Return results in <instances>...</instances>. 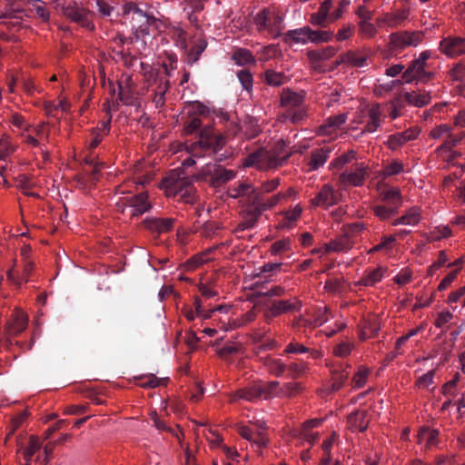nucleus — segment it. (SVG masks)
Here are the masks:
<instances>
[{"instance_id":"9","label":"nucleus","mask_w":465,"mask_h":465,"mask_svg":"<svg viewBox=\"0 0 465 465\" xmlns=\"http://www.w3.org/2000/svg\"><path fill=\"white\" fill-rule=\"evenodd\" d=\"M111 120L112 115L107 112V118L101 121L96 127L90 131V134L85 141V147L89 152V154L84 158V162L86 163L92 164L94 163V157L92 155V152L101 143L104 138L109 134L111 130Z\"/></svg>"},{"instance_id":"19","label":"nucleus","mask_w":465,"mask_h":465,"mask_svg":"<svg viewBox=\"0 0 465 465\" xmlns=\"http://www.w3.org/2000/svg\"><path fill=\"white\" fill-rule=\"evenodd\" d=\"M347 119V114H340L335 116L328 117L319 127L318 134L327 136L334 135L336 137L340 127L346 123Z\"/></svg>"},{"instance_id":"55","label":"nucleus","mask_w":465,"mask_h":465,"mask_svg":"<svg viewBox=\"0 0 465 465\" xmlns=\"http://www.w3.org/2000/svg\"><path fill=\"white\" fill-rule=\"evenodd\" d=\"M41 442L38 437L30 436L28 446L24 450L23 455L26 461V464H29L32 457L35 454V452L40 449Z\"/></svg>"},{"instance_id":"50","label":"nucleus","mask_w":465,"mask_h":465,"mask_svg":"<svg viewBox=\"0 0 465 465\" xmlns=\"http://www.w3.org/2000/svg\"><path fill=\"white\" fill-rule=\"evenodd\" d=\"M255 199L257 201L256 206L262 213L271 210L276 205L282 203V195H279V193L274 194L266 200L260 199V196L258 195L256 196Z\"/></svg>"},{"instance_id":"4","label":"nucleus","mask_w":465,"mask_h":465,"mask_svg":"<svg viewBox=\"0 0 465 465\" xmlns=\"http://www.w3.org/2000/svg\"><path fill=\"white\" fill-rule=\"evenodd\" d=\"M284 18L274 6L261 9L253 16V25L260 35L277 38L284 29Z\"/></svg>"},{"instance_id":"37","label":"nucleus","mask_w":465,"mask_h":465,"mask_svg":"<svg viewBox=\"0 0 465 465\" xmlns=\"http://www.w3.org/2000/svg\"><path fill=\"white\" fill-rule=\"evenodd\" d=\"M420 220V211L418 207H412L407 211V213L401 217L395 219L392 222V225L396 226L399 224L404 225H416Z\"/></svg>"},{"instance_id":"30","label":"nucleus","mask_w":465,"mask_h":465,"mask_svg":"<svg viewBox=\"0 0 465 465\" xmlns=\"http://www.w3.org/2000/svg\"><path fill=\"white\" fill-rule=\"evenodd\" d=\"M331 152V148L328 145H324L321 148L312 150L311 153L310 160L308 162V171H315L323 166Z\"/></svg>"},{"instance_id":"23","label":"nucleus","mask_w":465,"mask_h":465,"mask_svg":"<svg viewBox=\"0 0 465 465\" xmlns=\"http://www.w3.org/2000/svg\"><path fill=\"white\" fill-rule=\"evenodd\" d=\"M370 419L366 410H360L351 413L347 418L348 429L353 432L364 431L369 426Z\"/></svg>"},{"instance_id":"22","label":"nucleus","mask_w":465,"mask_h":465,"mask_svg":"<svg viewBox=\"0 0 465 465\" xmlns=\"http://www.w3.org/2000/svg\"><path fill=\"white\" fill-rule=\"evenodd\" d=\"M35 269V263L31 260L24 261L23 270L20 272L15 268H11L7 272V278L15 285L21 286L23 283L27 282L33 271Z\"/></svg>"},{"instance_id":"1","label":"nucleus","mask_w":465,"mask_h":465,"mask_svg":"<svg viewBox=\"0 0 465 465\" xmlns=\"http://www.w3.org/2000/svg\"><path fill=\"white\" fill-rule=\"evenodd\" d=\"M136 184L137 182L128 180L119 184L115 189L116 193L124 195L116 202V210L129 219L140 216L151 208L147 193L142 192L133 194L137 188Z\"/></svg>"},{"instance_id":"25","label":"nucleus","mask_w":465,"mask_h":465,"mask_svg":"<svg viewBox=\"0 0 465 465\" xmlns=\"http://www.w3.org/2000/svg\"><path fill=\"white\" fill-rule=\"evenodd\" d=\"M354 244L348 232L337 237L328 243L323 244L324 252H345L350 251Z\"/></svg>"},{"instance_id":"63","label":"nucleus","mask_w":465,"mask_h":465,"mask_svg":"<svg viewBox=\"0 0 465 465\" xmlns=\"http://www.w3.org/2000/svg\"><path fill=\"white\" fill-rule=\"evenodd\" d=\"M359 31L365 38H372L377 34V29L371 21H360Z\"/></svg>"},{"instance_id":"33","label":"nucleus","mask_w":465,"mask_h":465,"mask_svg":"<svg viewBox=\"0 0 465 465\" xmlns=\"http://www.w3.org/2000/svg\"><path fill=\"white\" fill-rule=\"evenodd\" d=\"M418 442L430 449L438 444L439 432L435 429L423 427L418 432Z\"/></svg>"},{"instance_id":"59","label":"nucleus","mask_w":465,"mask_h":465,"mask_svg":"<svg viewBox=\"0 0 465 465\" xmlns=\"http://www.w3.org/2000/svg\"><path fill=\"white\" fill-rule=\"evenodd\" d=\"M403 171V164L397 160L392 161L391 163H388L382 170H381V176L383 178H387L395 174H398Z\"/></svg>"},{"instance_id":"29","label":"nucleus","mask_w":465,"mask_h":465,"mask_svg":"<svg viewBox=\"0 0 465 465\" xmlns=\"http://www.w3.org/2000/svg\"><path fill=\"white\" fill-rule=\"evenodd\" d=\"M302 213V208L300 204H297L290 210L282 212L280 213L282 218L279 220L277 227L282 230L292 228L301 217Z\"/></svg>"},{"instance_id":"16","label":"nucleus","mask_w":465,"mask_h":465,"mask_svg":"<svg viewBox=\"0 0 465 465\" xmlns=\"http://www.w3.org/2000/svg\"><path fill=\"white\" fill-rule=\"evenodd\" d=\"M338 203V195L332 185L326 183L322 185L311 204L314 207L329 208Z\"/></svg>"},{"instance_id":"8","label":"nucleus","mask_w":465,"mask_h":465,"mask_svg":"<svg viewBox=\"0 0 465 465\" xmlns=\"http://www.w3.org/2000/svg\"><path fill=\"white\" fill-rule=\"evenodd\" d=\"M174 35L176 43H178L182 48L186 49L187 61L191 64L199 59L200 55L207 46V42L202 33H197L193 35L190 47L187 46L186 33L183 29L175 30Z\"/></svg>"},{"instance_id":"11","label":"nucleus","mask_w":465,"mask_h":465,"mask_svg":"<svg viewBox=\"0 0 465 465\" xmlns=\"http://www.w3.org/2000/svg\"><path fill=\"white\" fill-rule=\"evenodd\" d=\"M118 99L125 105H135L138 101L135 84L132 75L124 73L117 80Z\"/></svg>"},{"instance_id":"3","label":"nucleus","mask_w":465,"mask_h":465,"mask_svg":"<svg viewBox=\"0 0 465 465\" xmlns=\"http://www.w3.org/2000/svg\"><path fill=\"white\" fill-rule=\"evenodd\" d=\"M223 143V137L215 134L213 128H204L200 133L196 142H186L184 143V148L191 153V157L185 159L183 164L184 166L194 164L195 161L193 157H203L205 154L216 153L221 149Z\"/></svg>"},{"instance_id":"17","label":"nucleus","mask_w":465,"mask_h":465,"mask_svg":"<svg viewBox=\"0 0 465 465\" xmlns=\"http://www.w3.org/2000/svg\"><path fill=\"white\" fill-rule=\"evenodd\" d=\"M440 50L449 57H456L465 54V38L448 36L440 42Z\"/></svg>"},{"instance_id":"51","label":"nucleus","mask_w":465,"mask_h":465,"mask_svg":"<svg viewBox=\"0 0 465 465\" xmlns=\"http://www.w3.org/2000/svg\"><path fill=\"white\" fill-rule=\"evenodd\" d=\"M285 39H289L295 44L304 45L308 43V26H304L294 30H289L285 35Z\"/></svg>"},{"instance_id":"39","label":"nucleus","mask_w":465,"mask_h":465,"mask_svg":"<svg viewBox=\"0 0 465 465\" xmlns=\"http://www.w3.org/2000/svg\"><path fill=\"white\" fill-rule=\"evenodd\" d=\"M232 59L238 65L254 64L255 57L252 53L246 48H237L232 54Z\"/></svg>"},{"instance_id":"14","label":"nucleus","mask_w":465,"mask_h":465,"mask_svg":"<svg viewBox=\"0 0 465 465\" xmlns=\"http://www.w3.org/2000/svg\"><path fill=\"white\" fill-rule=\"evenodd\" d=\"M368 175L364 163H355L339 176L340 183L344 186H361Z\"/></svg>"},{"instance_id":"48","label":"nucleus","mask_w":465,"mask_h":465,"mask_svg":"<svg viewBox=\"0 0 465 465\" xmlns=\"http://www.w3.org/2000/svg\"><path fill=\"white\" fill-rule=\"evenodd\" d=\"M304 391V387L301 382L289 381L281 387V398H292L299 395Z\"/></svg>"},{"instance_id":"12","label":"nucleus","mask_w":465,"mask_h":465,"mask_svg":"<svg viewBox=\"0 0 465 465\" xmlns=\"http://www.w3.org/2000/svg\"><path fill=\"white\" fill-rule=\"evenodd\" d=\"M390 46L393 50H402L409 46H417L422 42L423 35L420 31L396 32L390 35Z\"/></svg>"},{"instance_id":"36","label":"nucleus","mask_w":465,"mask_h":465,"mask_svg":"<svg viewBox=\"0 0 465 465\" xmlns=\"http://www.w3.org/2000/svg\"><path fill=\"white\" fill-rule=\"evenodd\" d=\"M16 149L17 145L10 135L4 134L0 136V161L5 162Z\"/></svg>"},{"instance_id":"34","label":"nucleus","mask_w":465,"mask_h":465,"mask_svg":"<svg viewBox=\"0 0 465 465\" xmlns=\"http://www.w3.org/2000/svg\"><path fill=\"white\" fill-rule=\"evenodd\" d=\"M387 269L384 267H377L372 270H368L359 281V284L363 286H373L375 283L381 281Z\"/></svg>"},{"instance_id":"20","label":"nucleus","mask_w":465,"mask_h":465,"mask_svg":"<svg viewBox=\"0 0 465 465\" xmlns=\"http://www.w3.org/2000/svg\"><path fill=\"white\" fill-rule=\"evenodd\" d=\"M334 7V0H324L317 12L310 15V23L313 25L324 26L331 22V9Z\"/></svg>"},{"instance_id":"26","label":"nucleus","mask_w":465,"mask_h":465,"mask_svg":"<svg viewBox=\"0 0 465 465\" xmlns=\"http://www.w3.org/2000/svg\"><path fill=\"white\" fill-rule=\"evenodd\" d=\"M259 361L266 371L275 377H281L286 371V364L279 358L267 355L260 357Z\"/></svg>"},{"instance_id":"54","label":"nucleus","mask_w":465,"mask_h":465,"mask_svg":"<svg viewBox=\"0 0 465 465\" xmlns=\"http://www.w3.org/2000/svg\"><path fill=\"white\" fill-rule=\"evenodd\" d=\"M356 157V153L353 150H350L341 155L335 158L330 164L331 170H340L345 164L351 163Z\"/></svg>"},{"instance_id":"35","label":"nucleus","mask_w":465,"mask_h":465,"mask_svg":"<svg viewBox=\"0 0 465 465\" xmlns=\"http://www.w3.org/2000/svg\"><path fill=\"white\" fill-rule=\"evenodd\" d=\"M405 101L411 105L423 107L430 103L431 96L428 92H407L404 94Z\"/></svg>"},{"instance_id":"53","label":"nucleus","mask_w":465,"mask_h":465,"mask_svg":"<svg viewBox=\"0 0 465 465\" xmlns=\"http://www.w3.org/2000/svg\"><path fill=\"white\" fill-rule=\"evenodd\" d=\"M382 201L388 203L391 205H397L398 208L401 206V192L397 188H390L381 193Z\"/></svg>"},{"instance_id":"44","label":"nucleus","mask_w":465,"mask_h":465,"mask_svg":"<svg viewBox=\"0 0 465 465\" xmlns=\"http://www.w3.org/2000/svg\"><path fill=\"white\" fill-rule=\"evenodd\" d=\"M255 190L246 182H240L228 189V195L232 198H239L253 193Z\"/></svg>"},{"instance_id":"56","label":"nucleus","mask_w":465,"mask_h":465,"mask_svg":"<svg viewBox=\"0 0 465 465\" xmlns=\"http://www.w3.org/2000/svg\"><path fill=\"white\" fill-rule=\"evenodd\" d=\"M398 209L397 205H377L373 208V212L381 220H387L391 218Z\"/></svg>"},{"instance_id":"7","label":"nucleus","mask_w":465,"mask_h":465,"mask_svg":"<svg viewBox=\"0 0 465 465\" xmlns=\"http://www.w3.org/2000/svg\"><path fill=\"white\" fill-rule=\"evenodd\" d=\"M430 55L431 54L430 51H423L420 54L417 59L411 62L409 67L402 74V79L405 83H425L432 77V74L425 70L427 61Z\"/></svg>"},{"instance_id":"38","label":"nucleus","mask_w":465,"mask_h":465,"mask_svg":"<svg viewBox=\"0 0 465 465\" xmlns=\"http://www.w3.org/2000/svg\"><path fill=\"white\" fill-rule=\"evenodd\" d=\"M216 249V247L208 248L206 251L197 253L191 257L187 262L186 266L190 270H194L197 267L204 264L205 262L212 260V252Z\"/></svg>"},{"instance_id":"45","label":"nucleus","mask_w":465,"mask_h":465,"mask_svg":"<svg viewBox=\"0 0 465 465\" xmlns=\"http://www.w3.org/2000/svg\"><path fill=\"white\" fill-rule=\"evenodd\" d=\"M137 385L142 388H156L158 386L166 385L167 379H159L154 374H145L138 378Z\"/></svg>"},{"instance_id":"58","label":"nucleus","mask_w":465,"mask_h":465,"mask_svg":"<svg viewBox=\"0 0 465 465\" xmlns=\"http://www.w3.org/2000/svg\"><path fill=\"white\" fill-rule=\"evenodd\" d=\"M450 131H451L450 125L442 124H439V125H436L435 127H433L430 130L429 136L434 140H442L443 141L445 139V137H447V135H449Z\"/></svg>"},{"instance_id":"28","label":"nucleus","mask_w":465,"mask_h":465,"mask_svg":"<svg viewBox=\"0 0 465 465\" xmlns=\"http://www.w3.org/2000/svg\"><path fill=\"white\" fill-rule=\"evenodd\" d=\"M418 132L415 130H406L404 132L391 134L388 137L386 144L391 150H397L409 141L416 139Z\"/></svg>"},{"instance_id":"46","label":"nucleus","mask_w":465,"mask_h":465,"mask_svg":"<svg viewBox=\"0 0 465 465\" xmlns=\"http://www.w3.org/2000/svg\"><path fill=\"white\" fill-rule=\"evenodd\" d=\"M333 33L327 30H312L308 26V42L320 44L326 43L332 39Z\"/></svg>"},{"instance_id":"61","label":"nucleus","mask_w":465,"mask_h":465,"mask_svg":"<svg viewBox=\"0 0 465 465\" xmlns=\"http://www.w3.org/2000/svg\"><path fill=\"white\" fill-rule=\"evenodd\" d=\"M292 249V242L290 239H281L274 242L271 246L272 254H280L282 252H286Z\"/></svg>"},{"instance_id":"18","label":"nucleus","mask_w":465,"mask_h":465,"mask_svg":"<svg viewBox=\"0 0 465 465\" xmlns=\"http://www.w3.org/2000/svg\"><path fill=\"white\" fill-rule=\"evenodd\" d=\"M409 15V8L404 7L382 14L377 18L376 23L379 26L386 25L393 28L401 25L406 20H408Z\"/></svg>"},{"instance_id":"62","label":"nucleus","mask_w":465,"mask_h":465,"mask_svg":"<svg viewBox=\"0 0 465 465\" xmlns=\"http://www.w3.org/2000/svg\"><path fill=\"white\" fill-rule=\"evenodd\" d=\"M353 348V342L342 341L333 348V354L337 357L344 358L351 354Z\"/></svg>"},{"instance_id":"52","label":"nucleus","mask_w":465,"mask_h":465,"mask_svg":"<svg viewBox=\"0 0 465 465\" xmlns=\"http://www.w3.org/2000/svg\"><path fill=\"white\" fill-rule=\"evenodd\" d=\"M193 305H194V308H195L196 315L201 316V317H203V319H209V318H211V317H212V314H213L214 312H229V309H230V307H228V306H222V305H220V306L215 307L214 309L204 311V310L202 308L201 300H200L198 297H195V298H194Z\"/></svg>"},{"instance_id":"2","label":"nucleus","mask_w":465,"mask_h":465,"mask_svg":"<svg viewBox=\"0 0 465 465\" xmlns=\"http://www.w3.org/2000/svg\"><path fill=\"white\" fill-rule=\"evenodd\" d=\"M141 67L143 76V88L152 92V100L156 107L163 106L165 104L164 94L170 87L167 65L163 64L157 66H151L142 63Z\"/></svg>"},{"instance_id":"47","label":"nucleus","mask_w":465,"mask_h":465,"mask_svg":"<svg viewBox=\"0 0 465 465\" xmlns=\"http://www.w3.org/2000/svg\"><path fill=\"white\" fill-rule=\"evenodd\" d=\"M243 135L247 139H252L261 133L258 121L253 118H247L241 126Z\"/></svg>"},{"instance_id":"5","label":"nucleus","mask_w":465,"mask_h":465,"mask_svg":"<svg viewBox=\"0 0 465 465\" xmlns=\"http://www.w3.org/2000/svg\"><path fill=\"white\" fill-rule=\"evenodd\" d=\"M302 307V301L297 297L290 299H274L270 301L264 307L262 315L266 322H271L274 318L282 314H289L300 312Z\"/></svg>"},{"instance_id":"40","label":"nucleus","mask_w":465,"mask_h":465,"mask_svg":"<svg viewBox=\"0 0 465 465\" xmlns=\"http://www.w3.org/2000/svg\"><path fill=\"white\" fill-rule=\"evenodd\" d=\"M465 139V132H460L459 134H453L451 131L449 135L445 137L442 143L437 148V152H450L452 148L458 145L462 140Z\"/></svg>"},{"instance_id":"49","label":"nucleus","mask_w":465,"mask_h":465,"mask_svg":"<svg viewBox=\"0 0 465 465\" xmlns=\"http://www.w3.org/2000/svg\"><path fill=\"white\" fill-rule=\"evenodd\" d=\"M306 117V108L304 104L292 110H286L282 115V121L290 120L293 124L302 122Z\"/></svg>"},{"instance_id":"27","label":"nucleus","mask_w":465,"mask_h":465,"mask_svg":"<svg viewBox=\"0 0 465 465\" xmlns=\"http://www.w3.org/2000/svg\"><path fill=\"white\" fill-rule=\"evenodd\" d=\"M305 101V93H296L289 89H283L281 94V104L287 110H292L302 105Z\"/></svg>"},{"instance_id":"43","label":"nucleus","mask_w":465,"mask_h":465,"mask_svg":"<svg viewBox=\"0 0 465 465\" xmlns=\"http://www.w3.org/2000/svg\"><path fill=\"white\" fill-rule=\"evenodd\" d=\"M281 387L282 385L277 381H271L266 383L261 382L262 399L267 400L274 397L281 398Z\"/></svg>"},{"instance_id":"21","label":"nucleus","mask_w":465,"mask_h":465,"mask_svg":"<svg viewBox=\"0 0 465 465\" xmlns=\"http://www.w3.org/2000/svg\"><path fill=\"white\" fill-rule=\"evenodd\" d=\"M261 391V382H254L231 394L230 402H235L240 399L247 401H255L262 399Z\"/></svg>"},{"instance_id":"57","label":"nucleus","mask_w":465,"mask_h":465,"mask_svg":"<svg viewBox=\"0 0 465 465\" xmlns=\"http://www.w3.org/2000/svg\"><path fill=\"white\" fill-rule=\"evenodd\" d=\"M351 4V0H334V7L331 15V22L340 19L346 12Z\"/></svg>"},{"instance_id":"64","label":"nucleus","mask_w":465,"mask_h":465,"mask_svg":"<svg viewBox=\"0 0 465 465\" xmlns=\"http://www.w3.org/2000/svg\"><path fill=\"white\" fill-rule=\"evenodd\" d=\"M450 77L452 81H463L465 80V63H457L450 70Z\"/></svg>"},{"instance_id":"42","label":"nucleus","mask_w":465,"mask_h":465,"mask_svg":"<svg viewBox=\"0 0 465 465\" xmlns=\"http://www.w3.org/2000/svg\"><path fill=\"white\" fill-rule=\"evenodd\" d=\"M371 370L364 365L357 368L356 372L351 378L352 387L355 389L362 388L368 381Z\"/></svg>"},{"instance_id":"6","label":"nucleus","mask_w":465,"mask_h":465,"mask_svg":"<svg viewBox=\"0 0 465 465\" xmlns=\"http://www.w3.org/2000/svg\"><path fill=\"white\" fill-rule=\"evenodd\" d=\"M381 105L373 104L371 105L361 107L352 124H363L361 133H374L381 124Z\"/></svg>"},{"instance_id":"13","label":"nucleus","mask_w":465,"mask_h":465,"mask_svg":"<svg viewBox=\"0 0 465 465\" xmlns=\"http://www.w3.org/2000/svg\"><path fill=\"white\" fill-rule=\"evenodd\" d=\"M350 368V365H340L338 367L331 366V378L330 381L324 384L321 390L319 391L322 394L329 395L332 392L338 391L348 380L349 371L347 369Z\"/></svg>"},{"instance_id":"31","label":"nucleus","mask_w":465,"mask_h":465,"mask_svg":"<svg viewBox=\"0 0 465 465\" xmlns=\"http://www.w3.org/2000/svg\"><path fill=\"white\" fill-rule=\"evenodd\" d=\"M174 220L171 218H150L144 220L147 229L158 233L167 232L172 230Z\"/></svg>"},{"instance_id":"10","label":"nucleus","mask_w":465,"mask_h":465,"mask_svg":"<svg viewBox=\"0 0 465 465\" xmlns=\"http://www.w3.org/2000/svg\"><path fill=\"white\" fill-rule=\"evenodd\" d=\"M277 154L271 153L266 148L258 149L250 153L242 161L244 167H256L259 170H268L277 167Z\"/></svg>"},{"instance_id":"41","label":"nucleus","mask_w":465,"mask_h":465,"mask_svg":"<svg viewBox=\"0 0 465 465\" xmlns=\"http://www.w3.org/2000/svg\"><path fill=\"white\" fill-rule=\"evenodd\" d=\"M286 371L291 379H299L309 372L310 366L306 361H294L286 365Z\"/></svg>"},{"instance_id":"15","label":"nucleus","mask_w":465,"mask_h":465,"mask_svg":"<svg viewBox=\"0 0 465 465\" xmlns=\"http://www.w3.org/2000/svg\"><path fill=\"white\" fill-rule=\"evenodd\" d=\"M27 314L20 309H15L10 315L5 330L8 336H16L27 328Z\"/></svg>"},{"instance_id":"24","label":"nucleus","mask_w":465,"mask_h":465,"mask_svg":"<svg viewBox=\"0 0 465 465\" xmlns=\"http://www.w3.org/2000/svg\"><path fill=\"white\" fill-rule=\"evenodd\" d=\"M64 15L70 20L80 24L82 26L89 27V11L77 5H69L64 9Z\"/></svg>"},{"instance_id":"32","label":"nucleus","mask_w":465,"mask_h":465,"mask_svg":"<svg viewBox=\"0 0 465 465\" xmlns=\"http://www.w3.org/2000/svg\"><path fill=\"white\" fill-rule=\"evenodd\" d=\"M99 179V171L97 166L93 167L90 173L84 172L76 175V186L83 191L91 189Z\"/></svg>"},{"instance_id":"60","label":"nucleus","mask_w":465,"mask_h":465,"mask_svg":"<svg viewBox=\"0 0 465 465\" xmlns=\"http://www.w3.org/2000/svg\"><path fill=\"white\" fill-rule=\"evenodd\" d=\"M265 81L270 85L280 86L284 84L285 75L282 73L267 70L265 72Z\"/></svg>"}]
</instances>
